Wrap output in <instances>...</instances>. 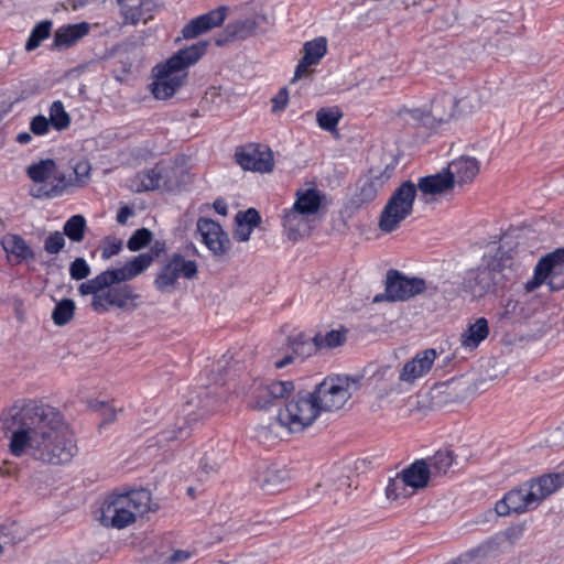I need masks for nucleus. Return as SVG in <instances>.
Returning a JSON list of instances; mask_svg holds the SVG:
<instances>
[{
    "instance_id": "obj_1",
    "label": "nucleus",
    "mask_w": 564,
    "mask_h": 564,
    "mask_svg": "<svg viewBox=\"0 0 564 564\" xmlns=\"http://www.w3.org/2000/svg\"><path fill=\"white\" fill-rule=\"evenodd\" d=\"M1 429L9 437V453L30 455L50 465L69 463L77 452L72 434L54 408L33 399H19L1 414Z\"/></svg>"
},
{
    "instance_id": "obj_2",
    "label": "nucleus",
    "mask_w": 564,
    "mask_h": 564,
    "mask_svg": "<svg viewBox=\"0 0 564 564\" xmlns=\"http://www.w3.org/2000/svg\"><path fill=\"white\" fill-rule=\"evenodd\" d=\"M207 46L206 41H198L177 51L165 63L158 64L152 70L154 80L151 84V91L153 96L162 100L171 98L185 84L187 68L203 57Z\"/></svg>"
},
{
    "instance_id": "obj_3",
    "label": "nucleus",
    "mask_w": 564,
    "mask_h": 564,
    "mask_svg": "<svg viewBox=\"0 0 564 564\" xmlns=\"http://www.w3.org/2000/svg\"><path fill=\"white\" fill-rule=\"evenodd\" d=\"M150 505L151 494L147 489L112 491L104 498L99 521L105 527L123 529L150 511Z\"/></svg>"
},
{
    "instance_id": "obj_4",
    "label": "nucleus",
    "mask_w": 564,
    "mask_h": 564,
    "mask_svg": "<svg viewBox=\"0 0 564 564\" xmlns=\"http://www.w3.org/2000/svg\"><path fill=\"white\" fill-rule=\"evenodd\" d=\"M359 380L347 376H329L312 391L321 413L341 409L357 390Z\"/></svg>"
},
{
    "instance_id": "obj_5",
    "label": "nucleus",
    "mask_w": 564,
    "mask_h": 564,
    "mask_svg": "<svg viewBox=\"0 0 564 564\" xmlns=\"http://www.w3.org/2000/svg\"><path fill=\"white\" fill-rule=\"evenodd\" d=\"M416 192V186L411 181L403 182L393 192L380 215L379 228L382 231L391 232L395 230L412 214Z\"/></svg>"
},
{
    "instance_id": "obj_6",
    "label": "nucleus",
    "mask_w": 564,
    "mask_h": 564,
    "mask_svg": "<svg viewBox=\"0 0 564 564\" xmlns=\"http://www.w3.org/2000/svg\"><path fill=\"white\" fill-rule=\"evenodd\" d=\"M319 414L321 408L312 392H299L279 411L278 420L291 432H300L313 424Z\"/></svg>"
},
{
    "instance_id": "obj_7",
    "label": "nucleus",
    "mask_w": 564,
    "mask_h": 564,
    "mask_svg": "<svg viewBox=\"0 0 564 564\" xmlns=\"http://www.w3.org/2000/svg\"><path fill=\"white\" fill-rule=\"evenodd\" d=\"M197 274V263L186 260L181 253H173L154 279V286L161 293H172L180 276L192 280Z\"/></svg>"
},
{
    "instance_id": "obj_8",
    "label": "nucleus",
    "mask_w": 564,
    "mask_h": 564,
    "mask_svg": "<svg viewBox=\"0 0 564 564\" xmlns=\"http://www.w3.org/2000/svg\"><path fill=\"white\" fill-rule=\"evenodd\" d=\"M426 289V283L421 278H408L397 270H389L386 280L384 297L390 302L405 301ZM383 295H376L373 302H380Z\"/></svg>"
},
{
    "instance_id": "obj_9",
    "label": "nucleus",
    "mask_w": 564,
    "mask_h": 564,
    "mask_svg": "<svg viewBox=\"0 0 564 564\" xmlns=\"http://www.w3.org/2000/svg\"><path fill=\"white\" fill-rule=\"evenodd\" d=\"M235 159L237 164L246 171L269 173L274 167L272 151L256 143L238 147L235 151Z\"/></svg>"
},
{
    "instance_id": "obj_10",
    "label": "nucleus",
    "mask_w": 564,
    "mask_h": 564,
    "mask_svg": "<svg viewBox=\"0 0 564 564\" xmlns=\"http://www.w3.org/2000/svg\"><path fill=\"white\" fill-rule=\"evenodd\" d=\"M294 391L291 380H271L258 383L252 391V408L267 410L278 401L286 399Z\"/></svg>"
},
{
    "instance_id": "obj_11",
    "label": "nucleus",
    "mask_w": 564,
    "mask_h": 564,
    "mask_svg": "<svg viewBox=\"0 0 564 564\" xmlns=\"http://www.w3.org/2000/svg\"><path fill=\"white\" fill-rule=\"evenodd\" d=\"M534 494L530 490L528 482L508 491L502 499L496 502L495 510L498 516L506 517L511 513H524L538 508Z\"/></svg>"
},
{
    "instance_id": "obj_12",
    "label": "nucleus",
    "mask_w": 564,
    "mask_h": 564,
    "mask_svg": "<svg viewBox=\"0 0 564 564\" xmlns=\"http://www.w3.org/2000/svg\"><path fill=\"white\" fill-rule=\"evenodd\" d=\"M197 231L202 237V242L217 258H223L230 249V239L221 226L209 218H199L197 220Z\"/></svg>"
},
{
    "instance_id": "obj_13",
    "label": "nucleus",
    "mask_w": 564,
    "mask_h": 564,
    "mask_svg": "<svg viewBox=\"0 0 564 564\" xmlns=\"http://www.w3.org/2000/svg\"><path fill=\"white\" fill-rule=\"evenodd\" d=\"M229 8L226 6H219L214 10L208 11L195 19H192L182 29V35L184 39H195L215 28L220 26L227 18Z\"/></svg>"
},
{
    "instance_id": "obj_14",
    "label": "nucleus",
    "mask_w": 564,
    "mask_h": 564,
    "mask_svg": "<svg viewBox=\"0 0 564 564\" xmlns=\"http://www.w3.org/2000/svg\"><path fill=\"white\" fill-rule=\"evenodd\" d=\"M390 177L391 174L388 172V169L382 171L370 170L365 178L360 180L357 193L352 198V204L356 207H360L372 202Z\"/></svg>"
},
{
    "instance_id": "obj_15",
    "label": "nucleus",
    "mask_w": 564,
    "mask_h": 564,
    "mask_svg": "<svg viewBox=\"0 0 564 564\" xmlns=\"http://www.w3.org/2000/svg\"><path fill=\"white\" fill-rule=\"evenodd\" d=\"M436 357L437 352L433 348L417 352L403 366L399 375V380L410 383L414 382L431 370Z\"/></svg>"
},
{
    "instance_id": "obj_16",
    "label": "nucleus",
    "mask_w": 564,
    "mask_h": 564,
    "mask_svg": "<svg viewBox=\"0 0 564 564\" xmlns=\"http://www.w3.org/2000/svg\"><path fill=\"white\" fill-rule=\"evenodd\" d=\"M263 19V17H250L229 22L225 26L221 36L216 40V44L221 46L227 42L246 40L254 35L260 25V20Z\"/></svg>"
},
{
    "instance_id": "obj_17",
    "label": "nucleus",
    "mask_w": 564,
    "mask_h": 564,
    "mask_svg": "<svg viewBox=\"0 0 564 564\" xmlns=\"http://www.w3.org/2000/svg\"><path fill=\"white\" fill-rule=\"evenodd\" d=\"M123 24L135 25L147 23L153 18L154 3L152 0H117Z\"/></svg>"
},
{
    "instance_id": "obj_18",
    "label": "nucleus",
    "mask_w": 564,
    "mask_h": 564,
    "mask_svg": "<svg viewBox=\"0 0 564 564\" xmlns=\"http://www.w3.org/2000/svg\"><path fill=\"white\" fill-rule=\"evenodd\" d=\"M314 219L300 213L294 207L283 210L282 225L290 240L296 241L308 236L313 229Z\"/></svg>"
},
{
    "instance_id": "obj_19",
    "label": "nucleus",
    "mask_w": 564,
    "mask_h": 564,
    "mask_svg": "<svg viewBox=\"0 0 564 564\" xmlns=\"http://www.w3.org/2000/svg\"><path fill=\"white\" fill-rule=\"evenodd\" d=\"M171 173H174V169L159 164L155 165L153 169L138 175L137 178L139 180V184L137 186V191H154L159 188L173 191L176 187V184L169 180Z\"/></svg>"
},
{
    "instance_id": "obj_20",
    "label": "nucleus",
    "mask_w": 564,
    "mask_h": 564,
    "mask_svg": "<svg viewBox=\"0 0 564 564\" xmlns=\"http://www.w3.org/2000/svg\"><path fill=\"white\" fill-rule=\"evenodd\" d=\"M480 164L471 156H459L453 160L445 169L453 184L464 185L471 183L479 173Z\"/></svg>"
},
{
    "instance_id": "obj_21",
    "label": "nucleus",
    "mask_w": 564,
    "mask_h": 564,
    "mask_svg": "<svg viewBox=\"0 0 564 564\" xmlns=\"http://www.w3.org/2000/svg\"><path fill=\"white\" fill-rule=\"evenodd\" d=\"M527 482L539 506L564 485V471L545 474Z\"/></svg>"
},
{
    "instance_id": "obj_22",
    "label": "nucleus",
    "mask_w": 564,
    "mask_h": 564,
    "mask_svg": "<svg viewBox=\"0 0 564 564\" xmlns=\"http://www.w3.org/2000/svg\"><path fill=\"white\" fill-rule=\"evenodd\" d=\"M288 479V471L284 468L271 465L264 466L254 478V481L264 492L274 494L284 489Z\"/></svg>"
},
{
    "instance_id": "obj_23",
    "label": "nucleus",
    "mask_w": 564,
    "mask_h": 564,
    "mask_svg": "<svg viewBox=\"0 0 564 564\" xmlns=\"http://www.w3.org/2000/svg\"><path fill=\"white\" fill-rule=\"evenodd\" d=\"M192 405L187 404L183 409V416L178 417L173 429H167L162 433V441H183L191 435L192 425L203 419L205 413H194L191 410Z\"/></svg>"
},
{
    "instance_id": "obj_24",
    "label": "nucleus",
    "mask_w": 564,
    "mask_h": 564,
    "mask_svg": "<svg viewBox=\"0 0 564 564\" xmlns=\"http://www.w3.org/2000/svg\"><path fill=\"white\" fill-rule=\"evenodd\" d=\"M491 268L489 262L484 267L471 270L466 279V285L475 297H481L489 293H495V283L492 282Z\"/></svg>"
},
{
    "instance_id": "obj_25",
    "label": "nucleus",
    "mask_w": 564,
    "mask_h": 564,
    "mask_svg": "<svg viewBox=\"0 0 564 564\" xmlns=\"http://www.w3.org/2000/svg\"><path fill=\"white\" fill-rule=\"evenodd\" d=\"M153 262V254L150 252L141 253L127 261L122 267L110 269L113 279L117 282H127L143 271H145Z\"/></svg>"
},
{
    "instance_id": "obj_26",
    "label": "nucleus",
    "mask_w": 564,
    "mask_h": 564,
    "mask_svg": "<svg viewBox=\"0 0 564 564\" xmlns=\"http://www.w3.org/2000/svg\"><path fill=\"white\" fill-rule=\"evenodd\" d=\"M88 32L89 24L87 22L61 26L54 34L52 47L58 51L68 48L87 35Z\"/></svg>"
},
{
    "instance_id": "obj_27",
    "label": "nucleus",
    "mask_w": 564,
    "mask_h": 564,
    "mask_svg": "<svg viewBox=\"0 0 564 564\" xmlns=\"http://www.w3.org/2000/svg\"><path fill=\"white\" fill-rule=\"evenodd\" d=\"M416 189L424 195H440L454 187L453 180L445 169L441 172L419 178Z\"/></svg>"
},
{
    "instance_id": "obj_28",
    "label": "nucleus",
    "mask_w": 564,
    "mask_h": 564,
    "mask_svg": "<svg viewBox=\"0 0 564 564\" xmlns=\"http://www.w3.org/2000/svg\"><path fill=\"white\" fill-rule=\"evenodd\" d=\"M1 246L9 258H13L15 263L34 260L35 253L19 235L7 234L1 238Z\"/></svg>"
},
{
    "instance_id": "obj_29",
    "label": "nucleus",
    "mask_w": 564,
    "mask_h": 564,
    "mask_svg": "<svg viewBox=\"0 0 564 564\" xmlns=\"http://www.w3.org/2000/svg\"><path fill=\"white\" fill-rule=\"evenodd\" d=\"M401 473L403 475V481L409 485L413 494L429 485L431 470L426 459H416Z\"/></svg>"
},
{
    "instance_id": "obj_30",
    "label": "nucleus",
    "mask_w": 564,
    "mask_h": 564,
    "mask_svg": "<svg viewBox=\"0 0 564 564\" xmlns=\"http://www.w3.org/2000/svg\"><path fill=\"white\" fill-rule=\"evenodd\" d=\"M488 335V321L485 317H479L460 335V346L466 350H474Z\"/></svg>"
},
{
    "instance_id": "obj_31",
    "label": "nucleus",
    "mask_w": 564,
    "mask_h": 564,
    "mask_svg": "<svg viewBox=\"0 0 564 564\" xmlns=\"http://www.w3.org/2000/svg\"><path fill=\"white\" fill-rule=\"evenodd\" d=\"M322 198L323 196L316 188L299 189L292 207L315 219L322 205Z\"/></svg>"
},
{
    "instance_id": "obj_32",
    "label": "nucleus",
    "mask_w": 564,
    "mask_h": 564,
    "mask_svg": "<svg viewBox=\"0 0 564 564\" xmlns=\"http://www.w3.org/2000/svg\"><path fill=\"white\" fill-rule=\"evenodd\" d=\"M113 291L116 295L117 308L123 311H134L140 304V294L134 288L126 282L113 283Z\"/></svg>"
},
{
    "instance_id": "obj_33",
    "label": "nucleus",
    "mask_w": 564,
    "mask_h": 564,
    "mask_svg": "<svg viewBox=\"0 0 564 564\" xmlns=\"http://www.w3.org/2000/svg\"><path fill=\"white\" fill-rule=\"evenodd\" d=\"M116 283L113 275L110 269L105 270L97 274L95 278L83 282L78 286V292L80 295H93V299H96L97 295L101 294V291L107 286Z\"/></svg>"
},
{
    "instance_id": "obj_34",
    "label": "nucleus",
    "mask_w": 564,
    "mask_h": 564,
    "mask_svg": "<svg viewBox=\"0 0 564 564\" xmlns=\"http://www.w3.org/2000/svg\"><path fill=\"white\" fill-rule=\"evenodd\" d=\"M290 346L293 354L300 361L305 360L307 357L319 350L315 336L308 337L304 334H299L290 338Z\"/></svg>"
},
{
    "instance_id": "obj_35",
    "label": "nucleus",
    "mask_w": 564,
    "mask_h": 564,
    "mask_svg": "<svg viewBox=\"0 0 564 564\" xmlns=\"http://www.w3.org/2000/svg\"><path fill=\"white\" fill-rule=\"evenodd\" d=\"M455 99L448 94H443L432 100L431 115L434 120L441 122L447 121L454 112Z\"/></svg>"
},
{
    "instance_id": "obj_36",
    "label": "nucleus",
    "mask_w": 564,
    "mask_h": 564,
    "mask_svg": "<svg viewBox=\"0 0 564 564\" xmlns=\"http://www.w3.org/2000/svg\"><path fill=\"white\" fill-rule=\"evenodd\" d=\"M489 267L491 268L492 282L495 283V293L499 290H503L514 279V273L511 268H507L505 262L500 259H491Z\"/></svg>"
},
{
    "instance_id": "obj_37",
    "label": "nucleus",
    "mask_w": 564,
    "mask_h": 564,
    "mask_svg": "<svg viewBox=\"0 0 564 564\" xmlns=\"http://www.w3.org/2000/svg\"><path fill=\"white\" fill-rule=\"evenodd\" d=\"M454 463L453 451L445 448L437 451L432 457L429 458V467L431 476L445 475Z\"/></svg>"
},
{
    "instance_id": "obj_38",
    "label": "nucleus",
    "mask_w": 564,
    "mask_h": 564,
    "mask_svg": "<svg viewBox=\"0 0 564 564\" xmlns=\"http://www.w3.org/2000/svg\"><path fill=\"white\" fill-rule=\"evenodd\" d=\"M55 167H56V164H55L54 160L45 159V160H41L40 162H37L35 164L30 165L26 170V173H28V176L34 183H43L53 175Z\"/></svg>"
},
{
    "instance_id": "obj_39",
    "label": "nucleus",
    "mask_w": 564,
    "mask_h": 564,
    "mask_svg": "<svg viewBox=\"0 0 564 564\" xmlns=\"http://www.w3.org/2000/svg\"><path fill=\"white\" fill-rule=\"evenodd\" d=\"M52 26L53 23L50 20H44L35 24L25 43V50L31 52L37 48L41 43L51 35Z\"/></svg>"
},
{
    "instance_id": "obj_40",
    "label": "nucleus",
    "mask_w": 564,
    "mask_h": 564,
    "mask_svg": "<svg viewBox=\"0 0 564 564\" xmlns=\"http://www.w3.org/2000/svg\"><path fill=\"white\" fill-rule=\"evenodd\" d=\"M75 302L70 299H63L59 301L53 312L52 319L56 326H64L68 324L75 314Z\"/></svg>"
},
{
    "instance_id": "obj_41",
    "label": "nucleus",
    "mask_w": 564,
    "mask_h": 564,
    "mask_svg": "<svg viewBox=\"0 0 564 564\" xmlns=\"http://www.w3.org/2000/svg\"><path fill=\"white\" fill-rule=\"evenodd\" d=\"M304 57L311 61L314 65L327 53V40L324 36L316 37L312 41L305 42L303 45Z\"/></svg>"
},
{
    "instance_id": "obj_42",
    "label": "nucleus",
    "mask_w": 564,
    "mask_h": 564,
    "mask_svg": "<svg viewBox=\"0 0 564 564\" xmlns=\"http://www.w3.org/2000/svg\"><path fill=\"white\" fill-rule=\"evenodd\" d=\"M52 127L57 131L67 129L70 124V116L66 112L61 100H55L50 107V118Z\"/></svg>"
},
{
    "instance_id": "obj_43",
    "label": "nucleus",
    "mask_w": 564,
    "mask_h": 564,
    "mask_svg": "<svg viewBox=\"0 0 564 564\" xmlns=\"http://www.w3.org/2000/svg\"><path fill=\"white\" fill-rule=\"evenodd\" d=\"M86 227L84 216L74 215L64 224L63 230L72 241L80 242L85 237Z\"/></svg>"
},
{
    "instance_id": "obj_44",
    "label": "nucleus",
    "mask_w": 564,
    "mask_h": 564,
    "mask_svg": "<svg viewBox=\"0 0 564 564\" xmlns=\"http://www.w3.org/2000/svg\"><path fill=\"white\" fill-rule=\"evenodd\" d=\"M388 499L397 500L400 498H408L413 495L409 485L403 481L402 473L398 474L394 478H390L386 488Z\"/></svg>"
},
{
    "instance_id": "obj_45",
    "label": "nucleus",
    "mask_w": 564,
    "mask_h": 564,
    "mask_svg": "<svg viewBox=\"0 0 564 564\" xmlns=\"http://www.w3.org/2000/svg\"><path fill=\"white\" fill-rule=\"evenodd\" d=\"M90 306L98 314H105L111 307H117L113 284L102 290L101 294L97 295L96 299H91Z\"/></svg>"
},
{
    "instance_id": "obj_46",
    "label": "nucleus",
    "mask_w": 564,
    "mask_h": 564,
    "mask_svg": "<svg viewBox=\"0 0 564 564\" xmlns=\"http://www.w3.org/2000/svg\"><path fill=\"white\" fill-rule=\"evenodd\" d=\"M340 118L341 112L337 109L321 108L316 112L318 127L328 132L336 131Z\"/></svg>"
},
{
    "instance_id": "obj_47",
    "label": "nucleus",
    "mask_w": 564,
    "mask_h": 564,
    "mask_svg": "<svg viewBox=\"0 0 564 564\" xmlns=\"http://www.w3.org/2000/svg\"><path fill=\"white\" fill-rule=\"evenodd\" d=\"M54 182L55 183H52L50 186L45 185V186L39 187L37 192L32 195L34 197H47V198L61 196L65 192V188L68 185L66 182V178L63 174L56 175V176H54Z\"/></svg>"
},
{
    "instance_id": "obj_48",
    "label": "nucleus",
    "mask_w": 564,
    "mask_h": 564,
    "mask_svg": "<svg viewBox=\"0 0 564 564\" xmlns=\"http://www.w3.org/2000/svg\"><path fill=\"white\" fill-rule=\"evenodd\" d=\"M318 348H335L343 345L346 340V333L341 330L332 329L325 335L321 333L315 335Z\"/></svg>"
},
{
    "instance_id": "obj_49",
    "label": "nucleus",
    "mask_w": 564,
    "mask_h": 564,
    "mask_svg": "<svg viewBox=\"0 0 564 564\" xmlns=\"http://www.w3.org/2000/svg\"><path fill=\"white\" fill-rule=\"evenodd\" d=\"M539 261H544L545 264L543 268L550 273V272H557L562 271L564 272V247L558 248L554 250L551 253H547L543 258H541Z\"/></svg>"
},
{
    "instance_id": "obj_50",
    "label": "nucleus",
    "mask_w": 564,
    "mask_h": 564,
    "mask_svg": "<svg viewBox=\"0 0 564 564\" xmlns=\"http://www.w3.org/2000/svg\"><path fill=\"white\" fill-rule=\"evenodd\" d=\"M152 232L147 228H140L133 232L127 242L130 251H139L147 247L152 240Z\"/></svg>"
},
{
    "instance_id": "obj_51",
    "label": "nucleus",
    "mask_w": 564,
    "mask_h": 564,
    "mask_svg": "<svg viewBox=\"0 0 564 564\" xmlns=\"http://www.w3.org/2000/svg\"><path fill=\"white\" fill-rule=\"evenodd\" d=\"M24 538L23 530L15 522L0 528V540H3V544H17L23 541Z\"/></svg>"
},
{
    "instance_id": "obj_52",
    "label": "nucleus",
    "mask_w": 564,
    "mask_h": 564,
    "mask_svg": "<svg viewBox=\"0 0 564 564\" xmlns=\"http://www.w3.org/2000/svg\"><path fill=\"white\" fill-rule=\"evenodd\" d=\"M65 246L64 235L59 231L50 234L44 241V250L50 254H57Z\"/></svg>"
},
{
    "instance_id": "obj_53",
    "label": "nucleus",
    "mask_w": 564,
    "mask_h": 564,
    "mask_svg": "<svg viewBox=\"0 0 564 564\" xmlns=\"http://www.w3.org/2000/svg\"><path fill=\"white\" fill-rule=\"evenodd\" d=\"M90 274V267L84 258H76L69 265V275L73 280L80 281Z\"/></svg>"
},
{
    "instance_id": "obj_54",
    "label": "nucleus",
    "mask_w": 564,
    "mask_h": 564,
    "mask_svg": "<svg viewBox=\"0 0 564 564\" xmlns=\"http://www.w3.org/2000/svg\"><path fill=\"white\" fill-rule=\"evenodd\" d=\"M545 264L544 261H539L534 268V275L533 278L527 282L525 289L527 291L531 292L535 290L538 286H540L549 276V272L543 268Z\"/></svg>"
},
{
    "instance_id": "obj_55",
    "label": "nucleus",
    "mask_w": 564,
    "mask_h": 564,
    "mask_svg": "<svg viewBox=\"0 0 564 564\" xmlns=\"http://www.w3.org/2000/svg\"><path fill=\"white\" fill-rule=\"evenodd\" d=\"M51 127L52 124L50 120L43 115L35 116L30 122V130L35 135L47 134L50 132Z\"/></svg>"
},
{
    "instance_id": "obj_56",
    "label": "nucleus",
    "mask_w": 564,
    "mask_h": 564,
    "mask_svg": "<svg viewBox=\"0 0 564 564\" xmlns=\"http://www.w3.org/2000/svg\"><path fill=\"white\" fill-rule=\"evenodd\" d=\"M261 218L254 208H249L246 212H239L236 215V223H241L254 228L259 225Z\"/></svg>"
},
{
    "instance_id": "obj_57",
    "label": "nucleus",
    "mask_w": 564,
    "mask_h": 564,
    "mask_svg": "<svg viewBox=\"0 0 564 564\" xmlns=\"http://www.w3.org/2000/svg\"><path fill=\"white\" fill-rule=\"evenodd\" d=\"M122 249V241L116 239H106L101 249V258L105 260L118 254Z\"/></svg>"
},
{
    "instance_id": "obj_58",
    "label": "nucleus",
    "mask_w": 564,
    "mask_h": 564,
    "mask_svg": "<svg viewBox=\"0 0 564 564\" xmlns=\"http://www.w3.org/2000/svg\"><path fill=\"white\" fill-rule=\"evenodd\" d=\"M289 101V93L285 87L281 88L279 93L272 98V111L279 112L284 110Z\"/></svg>"
},
{
    "instance_id": "obj_59",
    "label": "nucleus",
    "mask_w": 564,
    "mask_h": 564,
    "mask_svg": "<svg viewBox=\"0 0 564 564\" xmlns=\"http://www.w3.org/2000/svg\"><path fill=\"white\" fill-rule=\"evenodd\" d=\"M314 64L305 58L304 56L300 59L299 64L295 67L294 77L292 82H296L301 79L302 77L308 75L311 73L310 67Z\"/></svg>"
},
{
    "instance_id": "obj_60",
    "label": "nucleus",
    "mask_w": 564,
    "mask_h": 564,
    "mask_svg": "<svg viewBox=\"0 0 564 564\" xmlns=\"http://www.w3.org/2000/svg\"><path fill=\"white\" fill-rule=\"evenodd\" d=\"M547 279L551 290L560 291L564 289V271L550 272Z\"/></svg>"
},
{
    "instance_id": "obj_61",
    "label": "nucleus",
    "mask_w": 564,
    "mask_h": 564,
    "mask_svg": "<svg viewBox=\"0 0 564 564\" xmlns=\"http://www.w3.org/2000/svg\"><path fill=\"white\" fill-rule=\"evenodd\" d=\"M253 228L246 224L237 223V228L235 229L234 237L238 241H248L250 239V235Z\"/></svg>"
},
{
    "instance_id": "obj_62",
    "label": "nucleus",
    "mask_w": 564,
    "mask_h": 564,
    "mask_svg": "<svg viewBox=\"0 0 564 564\" xmlns=\"http://www.w3.org/2000/svg\"><path fill=\"white\" fill-rule=\"evenodd\" d=\"M90 171L89 163L87 161H79L74 166V173L78 181H83L88 177Z\"/></svg>"
},
{
    "instance_id": "obj_63",
    "label": "nucleus",
    "mask_w": 564,
    "mask_h": 564,
    "mask_svg": "<svg viewBox=\"0 0 564 564\" xmlns=\"http://www.w3.org/2000/svg\"><path fill=\"white\" fill-rule=\"evenodd\" d=\"M102 423H111L116 419V410L108 404L101 403Z\"/></svg>"
},
{
    "instance_id": "obj_64",
    "label": "nucleus",
    "mask_w": 564,
    "mask_h": 564,
    "mask_svg": "<svg viewBox=\"0 0 564 564\" xmlns=\"http://www.w3.org/2000/svg\"><path fill=\"white\" fill-rule=\"evenodd\" d=\"M133 215V209L129 206H122L117 214V221L124 225L129 217Z\"/></svg>"
}]
</instances>
